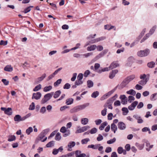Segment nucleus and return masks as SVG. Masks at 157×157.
Here are the masks:
<instances>
[{
	"instance_id": "obj_56",
	"label": "nucleus",
	"mask_w": 157,
	"mask_h": 157,
	"mask_svg": "<svg viewBox=\"0 0 157 157\" xmlns=\"http://www.w3.org/2000/svg\"><path fill=\"white\" fill-rule=\"evenodd\" d=\"M77 75V74L76 73H74L73 74L72 77L71 78V80L72 81H74L75 80Z\"/></svg>"
},
{
	"instance_id": "obj_4",
	"label": "nucleus",
	"mask_w": 157,
	"mask_h": 157,
	"mask_svg": "<svg viewBox=\"0 0 157 157\" xmlns=\"http://www.w3.org/2000/svg\"><path fill=\"white\" fill-rule=\"evenodd\" d=\"M150 50L148 48H146L143 50H140L137 52L138 56L141 57H144L147 56L149 54Z\"/></svg>"
},
{
	"instance_id": "obj_46",
	"label": "nucleus",
	"mask_w": 157,
	"mask_h": 157,
	"mask_svg": "<svg viewBox=\"0 0 157 157\" xmlns=\"http://www.w3.org/2000/svg\"><path fill=\"white\" fill-rule=\"evenodd\" d=\"M134 100L135 98L133 96H128V101L129 103H131Z\"/></svg>"
},
{
	"instance_id": "obj_48",
	"label": "nucleus",
	"mask_w": 157,
	"mask_h": 157,
	"mask_svg": "<svg viewBox=\"0 0 157 157\" xmlns=\"http://www.w3.org/2000/svg\"><path fill=\"white\" fill-rule=\"evenodd\" d=\"M35 105L34 102H32L31 104L30 105L29 108V109L30 110H33L35 109Z\"/></svg>"
},
{
	"instance_id": "obj_6",
	"label": "nucleus",
	"mask_w": 157,
	"mask_h": 157,
	"mask_svg": "<svg viewBox=\"0 0 157 157\" xmlns=\"http://www.w3.org/2000/svg\"><path fill=\"white\" fill-rule=\"evenodd\" d=\"M1 109L2 111H4L6 114L10 116L12 114V109L11 108H6L5 107H1Z\"/></svg>"
},
{
	"instance_id": "obj_13",
	"label": "nucleus",
	"mask_w": 157,
	"mask_h": 157,
	"mask_svg": "<svg viewBox=\"0 0 157 157\" xmlns=\"http://www.w3.org/2000/svg\"><path fill=\"white\" fill-rule=\"evenodd\" d=\"M119 65L118 63H116L114 62H113L109 66V68L110 70L114 68L118 67Z\"/></svg>"
},
{
	"instance_id": "obj_53",
	"label": "nucleus",
	"mask_w": 157,
	"mask_h": 157,
	"mask_svg": "<svg viewBox=\"0 0 157 157\" xmlns=\"http://www.w3.org/2000/svg\"><path fill=\"white\" fill-rule=\"evenodd\" d=\"M70 134V130H67L64 134L63 135V136L64 137H66L69 136Z\"/></svg>"
},
{
	"instance_id": "obj_60",
	"label": "nucleus",
	"mask_w": 157,
	"mask_h": 157,
	"mask_svg": "<svg viewBox=\"0 0 157 157\" xmlns=\"http://www.w3.org/2000/svg\"><path fill=\"white\" fill-rule=\"evenodd\" d=\"M100 67V65L98 63H96L94 64V67L95 71L98 70Z\"/></svg>"
},
{
	"instance_id": "obj_21",
	"label": "nucleus",
	"mask_w": 157,
	"mask_h": 157,
	"mask_svg": "<svg viewBox=\"0 0 157 157\" xmlns=\"http://www.w3.org/2000/svg\"><path fill=\"white\" fill-rule=\"evenodd\" d=\"M81 122L83 125H86L88 122V119L87 118H83L81 120Z\"/></svg>"
},
{
	"instance_id": "obj_27",
	"label": "nucleus",
	"mask_w": 157,
	"mask_h": 157,
	"mask_svg": "<svg viewBox=\"0 0 157 157\" xmlns=\"http://www.w3.org/2000/svg\"><path fill=\"white\" fill-rule=\"evenodd\" d=\"M126 93L128 94H130L132 95H135L136 94V91L132 89H131L126 92Z\"/></svg>"
},
{
	"instance_id": "obj_18",
	"label": "nucleus",
	"mask_w": 157,
	"mask_h": 157,
	"mask_svg": "<svg viewBox=\"0 0 157 157\" xmlns=\"http://www.w3.org/2000/svg\"><path fill=\"white\" fill-rule=\"evenodd\" d=\"M108 123L107 121H105L101 124V125L99 127V129L100 130H102L104 129L105 126L107 125Z\"/></svg>"
},
{
	"instance_id": "obj_10",
	"label": "nucleus",
	"mask_w": 157,
	"mask_h": 157,
	"mask_svg": "<svg viewBox=\"0 0 157 157\" xmlns=\"http://www.w3.org/2000/svg\"><path fill=\"white\" fill-rule=\"evenodd\" d=\"M117 126L118 128L121 130H124L126 128L125 124L122 122H119Z\"/></svg>"
},
{
	"instance_id": "obj_3",
	"label": "nucleus",
	"mask_w": 157,
	"mask_h": 157,
	"mask_svg": "<svg viewBox=\"0 0 157 157\" xmlns=\"http://www.w3.org/2000/svg\"><path fill=\"white\" fill-rule=\"evenodd\" d=\"M53 94L54 92H51L45 95L44 98L41 101V103L44 104L46 103L52 98Z\"/></svg>"
},
{
	"instance_id": "obj_59",
	"label": "nucleus",
	"mask_w": 157,
	"mask_h": 157,
	"mask_svg": "<svg viewBox=\"0 0 157 157\" xmlns=\"http://www.w3.org/2000/svg\"><path fill=\"white\" fill-rule=\"evenodd\" d=\"M107 109L105 108L103 110L101 111V114L103 116H105L106 114Z\"/></svg>"
},
{
	"instance_id": "obj_42",
	"label": "nucleus",
	"mask_w": 157,
	"mask_h": 157,
	"mask_svg": "<svg viewBox=\"0 0 157 157\" xmlns=\"http://www.w3.org/2000/svg\"><path fill=\"white\" fill-rule=\"evenodd\" d=\"M67 129L65 126H63L61 128L60 131L61 132L64 133L67 131Z\"/></svg>"
},
{
	"instance_id": "obj_33",
	"label": "nucleus",
	"mask_w": 157,
	"mask_h": 157,
	"mask_svg": "<svg viewBox=\"0 0 157 157\" xmlns=\"http://www.w3.org/2000/svg\"><path fill=\"white\" fill-rule=\"evenodd\" d=\"M61 138V136L60 135V133L59 132H58L56 133L55 139L57 141L59 140Z\"/></svg>"
},
{
	"instance_id": "obj_2",
	"label": "nucleus",
	"mask_w": 157,
	"mask_h": 157,
	"mask_svg": "<svg viewBox=\"0 0 157 157\" xmlns=\"http://www.w3.org/2000/svg\"><path fill=\"white\" fill-rule=\"evenodd\" d=\"M31 113H29L22 117H21L19 115H16L14 118V121H24L26 119L29 118L31 116Z\"/></svg>"
},
{
	"instance_id": "obj_41",
	"label": "nucleus",
	"mask_w": 157,
	"mask_h": 157,
	"mask_svg": "<svg viewBox=\"0 0 157 157\" xmlns=\"http://www.w3.org/2000/svg\"><path fill=\"white\" fill-rule=\"evenodd\" d=\"M147 82V79H146L145 80H141L138 83L140 85L144 86L146 84Z\"/></svg>"
},
{
	"instance_id": "obj_22",
	"label": "nucleus",
	"mask_w": 157,
	"mask_h": 157,
	"mask_svg": "<svg viewBox=\"0 0 157 157\" xmlns=\"http://www.w3.org/2000/svg\"><path fill=\"white\" fill-rule=\"evenodd\" d=\"M99 92L98 91H95L93 92L91 95V97L92 98H96L99 95Z\"/></svg>"
},
{
	"instance_id": "obj_43",
	"label": "nucleus",
	"mask_w": 157,
	"mask_h": 157,
	"mask_svg": "<svg viewBox=\"0 0 157 157\" xmlns=\"http://www.w3.org/2000/svg\"><path fill=\"white\" fill-rule=\"evenodd\" d=\"M97 132V129L95 128H94L91 129L90 131V133L94 134L96 133Z\"/></svg>"
},
{
	"instance_id": "obj_55",
	"label": "nucleus",
	"mask_w": 157,
	"mask_h": 157,
	"mask_svg": "<svg viewBox=\"0 0 157 157\" xmlns=\"http://www.w3.org/2000/svg\"><path fill=\"white\" fill-rule=\"evenodd\" d=\"M90 128V127L89 126L86 125L82 127V129L83 132H84V131H86L87 130L89 129Z\"/></svg>"
},
{
	"instance_id": "obj_7",
	"label": "nucleus",
	"mask_w": 157,
	"mask_h": 157,
	"mask_svg": "<svg viewBox=\"0 0 157 157\" xmlns=\"http://www.w3.org/2000/svg\"><path fill=\"white\" fill-rule=\"evenodd\" d=\"M129 82L128 80L125 78L121 83L120 84V85L118 87V88L119 89H121L125 87L128 83Z\"/></svg>"
},
{
	"instance_id": "obj_14",
	"label": "nucleus",
	"mask_w": 157,
	"mask_h": 157,
	"mask_svg": "<svg viewBox=\"0 0 157 157\" xmlns=\"http://www.w3.org/2000/svg\"><path fill=\"white\" fill-rule=\"evenodd\" d=\"M111 130L115 133L117 131V126L114 123H112L111 125Z\"/></svg>"
},
{
	"instance_id": "obj_61",
	"label": "nucleus",
	"mask_w": 157,
	"mask_h": 157,
	"mask_svg": "<svg viewBox=\"0 0 157 157\" xmlns=\"http://www.w3.org/2000/svg\"><path fill=\"white\" fill-rule=\"evenodd\" d=\"M96 48H97V50L99 51H101L103 49V48L101 45H98L97 46Z\"/></svg>"
},
{
	"instance_id": "obj_30",
	"label": "nucleus",
	"mask_w": 157,
	"mask_h": 157,
	"mask_svg": "<svg viewBox=\"0 0 157 157\" xmlns=\"http://www.w3.org/2000/svg\"><path fill=\"white\" fill-rule=\"evenodd\" d=\"M33 128L32 127H30L26 130V133L27 135H29L33 132Z\"/></svg>"
},
{
	"instance_id": "obj_12",
	"label": "nucleus",
	"mask_w": 157,
	"mask_h": 157,
	"mask_svg": "<svg viewBox=\"0 0 157 157\" xmlns=\"http://www.w3.org/2000/svg\"><path fill=\"white\" fill-rule=\"evenodd\" d=\"M75 145V143L74 141L70 142L67 145V146L69 148L67 150L69 151H71V149H70L74 147Z\"/></svg>"
},
{
	"instance_id": "obj_5",
	"label": "nucleus",
	"mask_w": 157,
	"mask_h": 157,
	"mask_svg": "<svg viewBox=\"0 0 157 157\" xmlns=\"http://www.w3.org/2000/svg\"><path fill=\"white\" fill-rule=\"evenodd\" d=\"M118 86H116L114 89L104 94L100 98V100L103 101L109 97L117 89Z\"/></svg>"
},
{
	"instance_id": "obj_44",
	"label": "nucleus",
	"mask_w": 157,
	"mask_h": 157,
	"mask_svg": "<svg viewBox=\"0 0 157 157\" xmlns=\"http://www.w3.org/2000/svg\"><path fill=\"white\" fill-rule=\"evenodd\" d=\"M122 110L123 111L125 112V113H126L125 114L124 113H123V115H126L128 113V109L126 107H123L122 109Z\"/></svg>"
},
{
	"instance_id": "obj_37",
	"label": "nucleus",
	"mask_w": 157,
	"mask_h": 157,
	"mask_svg": "<svg viewBox=\"0 0 157 157\" xmlns=\"http://www.w3.org/2000/svg\"><path fill=\"white\" fill-rule=\"evenodd\" d=\"M156 28V26L154 25L151 29L149 31V33H150V35H151L153 33Z\"/></svg>"
},
{
	"instance_id": "obj_17",
	"label": "nucleus",
	"mask_w": 157,
	"mask_h": 157,
	"mask_svg": "<svg viewBox=\"0 0 157 157\" xmlns=\"http://www.w3.org/2000/svg\"><path fill=\"white\" fill-rule=\"evenodd\" d=\"M6 71L10 72L13 71V67L10 65H7L6 66L4 69Z\"/></svg>"
},
{
	"instance_id": "obj_57",
	"label": "nucleus",
	"mask_w": 157,
	"mask_h": 157,
	"mask_svg": "<svg viewBox=\"0 0 157 157\" xmlns=\"http://www.w3.org/2000/svg\"><path fill=\"white\" fill-rule=\"evenodd\" d=\"M2 81L3 82L5 85H8L9 83V81L5 79H2Z\"/></svg>"
},
{
	"instance_id": "obj_39",
	"label": "nucleus",
	"mask_w": 157,
	"mask_h": 157,
	"mask_svg": "<svg viewBox=\"0 0 157 157\" xmlns=\"http://www.w3.org/2000/svg\"><path fill=\"white\" fill-rule=\"evenodd\" d=\"M33 7V6H29L28 7L24 10V12L25 13H26L29 12L31 10V8Z\"/></svg>"
},
{
	"instance_id": "obj_45",
	"label": "nucleus",
	"mask_w": 157,
	"mask_h": 157,
	"mask_svg": "<svg viewBox=\"0 0 157 157\" xmlns=\"http://www.w3.org/2000/svg\"><path fill=\"white\" fill-rule=\"evenodd\" d=\"M123 149L122 147H119L117 148V152L119 154H122L123 151Z\"/></svg>"
},
{
	"instance_id": "obj_26",
	"label": "nucleus",
	"mask_w": 157,
	"mask_h": 157,
	"mask_svg": "<svg viewBox=\"0 0 157 157\" xmlns=\"http://www.w3.org/2000/svg\"><path fill=\"white\" fill-rule=\"evenodd\" d=\"M54 141H50L46 145V147H50L53 146L54 145Z\"/></svg>"
},
{
	"instance_id": "obj_25",
	"label": "nucleus",
	"mask_w": 157,
	"mask_h": 157,
	"mask_svg": "<svg viewBox=\"0 0 157 157\" xmlns=\"http://www.w3.org/2000/svg\"><path fill=\"white\" fill-rule=\"evenodd\" d=\"M114 100L115 99H114V97H112L107 100L106 104H112Z\"/></svg>"
},
{
	"instance_id": "obj_64",
	"label": "nucleus",
	"mask_w": 157,
	"mask_h": 157,
	"mask_svg": "<svg viewBox=\"0 0 157 157\" xmlns=\"http://www.w3.org/2000/svg\"><path fill=\"white\" fill-rule=\"evenodd\" d=\"M144 106V104L142 102L139 103V104L137 106V108L138 109H141Z\"/></svg>"
},
{
	"instance_id": "obj_51",
	"label": "nucleus",
	"mask_w": 157,
	"mask_h": 157,
	"mask_svg": "<svg viewBox=\"0 0 157 157\" xmlns=\"http://www.w3.org/2000/svg\"><path fill=\"white\" fill-rule=\"evenodd\" d=\"M90 71L89 70H86L83 74L84 76L85 77H87L90 74Z\"/></svg>"
},
{
	"instance_id": "obj_11",
	"label": "nucleus",
	"mask_w": 157,
	"mask_h": 157,
	"mask_svg": "<svg viewBox=\"0 0 157 157\" xmlns=\"http://www.w3.org/2000/svg\"><path fill=\"white\" fill-rule=\"evenodd\" d=\"M118 72V70L117 69H115L112 70L109 74V77L110 79L113 78L115 76L116 74Z\"/></svg>"
},
{
	"instance_id": "obj_34",
	"label": "nucleus",
	"mask_w": 157,
	"mask_h": 157,
	"mask_svg": "<svg viewBox=\"0 0 157 157\" xmlns=\"http://www.w3.org/2000/svg\"><path fill=\"white\" fill-rule=\"evenodd\" d=\"M41 88V85L40 84H39L38 85L36 86L33 89L34 91H36Z\"/></svg>"
},
{
	"instance_id": "obj_20",
	"label": "nucleus",
	"mask_w": 157,
	"mask_h": 157,
	"mask_svg": "<svg viewBox=\"0 0 157 157\" xmlns=\"http://www.w3.org/2000/svg\"><path fill=\"white\" fill-rule=\"evenodd\" d=\"M150 99L151 101H155L157 99V93L152 94L150 97Z\"/></svg>"
},
{
	"instance_id": "obj_24",
	"label": "nucleus",
	"mask_w": 157,
	"mask_h": 157,
	"mask_svg": "<svg viewBox=\"0 0 157 157\" xmlns=\"http://www.w3.org/2000/svg\"><path fill=\"white\" fill-rule=\"evenodd\" d=\"M87 87L89 88H90L93 86L94 83L91 80H88L87 82Z\"/></svg>"
},
{
	"instance_id": "obj_58",
	"label": "nucleus",
	"mask_w": 157,
	"mask_h": 157,
	"mask_svg": "<svg viewBox=\"0 0 157 157\" xmlns=\"http://www.w3.org/2000/svg\"><path fill=\"white\" fill-rule=\"evenodd\" d=\"M125 150L127 151H130L131 149L130 146L129 144H127L125 146Z\"/></svg>"
},
{
	"instance_id": "obj_19",
	"label": "nucleus",
	"mask_w": 157,
	"mask_h": 157,
	"mask_svg": "<svg viewBox=\"0 0 157 157\" xmlns=\"http://www.w3.org/2000/svg\"><path fill=\"white\" fill-rule=\"evenodd\" d=\"M61 91L60 90H58L56 91L55 93H54L53 97L55 98H58L61 94Z\"/></svg>"
},
{
	"instance_id": "obj_23",
	"label": "nucleus",
	"mask_w": 157,
	"mask_h": 157,
	"mask_svg": "<svg viewBox=\"0 0 157 157\" xmlns=\"http://www.w3.org/2000/svg\"><path fill=\"white\" fill-rule=\"evenodd\" d=\"M74 99L72 98H69L66 100V103L67 105H70L72 104L73 102Z\"/></svg>"
},
{
	"instance_id": "obj_1",
	"label": "nucleus",
	"mask_w": 157,
	"mask_h": 157,
	"mask_svg": "<svg viewBox=\"0 0 157 157\" xmlns=\"http://www.w3.org/2000/svg\"><path fill=\"white\" fill-rule=\"evenodd\" d=\"M89 105V103H87L82 105L77 106L71 109L70 112L72 113L77 112L85 109L86 107L88 106Z\"/></svg>"
},
{
	"instance_id": "obj_38",
	"label": "nucleus",
	"mask_w": 157,
	"mask_h": 157,
	"mask_svg": "<svg viewBox=\"0 0 157 157\" xmlns=\"http://www.w3.org/2000/svg\"><path fill=\"white\" fill-rule=\"evenodd\" d=\"M90 139L88 138L83 139L81 140V143L82 144H86L87 142L90 141Z\"/></svg>"
},
{
	"instance_id": "obj_32",
	"label": "nucleus",
	"mask_w": 157,
	"mask_h": 157,
	"mask_svg": "<svg viewBox=\"0 0 157 157\" xmlns=\"http://www.w3.org/2000/svg\"><path fill=\"white\" fill-rule=\"evenodd\" d=\"M135 76L134 75H132L128 77L127 78H126L129 82L132 80H133L135 78Z\"/></svg>"
},
{
	"instance_id": "obj_28",
	"label": "nucleus",
	"mask_w": 157,
	"mask_h": 157,
	"mask_svg": "<svg viewBox=\"0 0 157 157\" xmlns=\"http://www.w3.org/2000/svg\"><path fill=\"white\" fill-rule=\"evenodd\" d=\"M52 88V87L51 86H46L43 89L44 92H47L50 90Z\"/></svg>"
},
{
	"instance_id": "obj_50",
	"label": "nucleus",
	"mask_w": 157,
	"mask_h": 157,
	"mask_svg": "<svg viewBox=\"0 0 157 157\" xmlns=\"http://www.w3.org/2000/svg\"><path fill=\"white\" fill-rule=\"evenodd\" d=\"M83 77V74L80 73L78 74L77 76V79L78 80H82Z\"/></svg>"
},
{
	"instance_id": "obj_47",
	"label": "nucleus",
	"mask_w": 157,
	"mask_h": 157,
	"mask_svg": "<svg viewBox=\"0 0 157 157\" xmlns=\"http://www.w3.org/2000/svg\"><path fill=\"white\" fill-rule=\"evenodd\" d=\"M137 145H136V146H137V147H138V148L140 150H141L144 148V144H136Z\"/></svg>"
},
{
	"instance_id": "obj_62",
	"label": "nucleus",
	"mask_w": 157,
	"mask_h": 157,
	"mask_svg": "<svg viewBox=\"0 0 157 157\" xmlns=\"http://www.w3.org/2000/svg\"><path fill=\"white\" fill-rule=\"evenodd\" d=\"M121 103L120 101L117 100L115 101L114 105L115 106H119L121 105Z\"/></svg>"
},
{
	"instance_id": "obj_31",
	"label": "nucleus",
	"mask_w": 157,
	"mask_h": 157,
	"mask_svg": "<svg viewBox=\"0 0 157 157\" xmlns=\"http://www.w3.org/2000/svg\"><path fill=\"white\" fill-rule=\"evenodd\" d=\"M61 79H59L57 80L54 83V86L55 87H56L58 86L59 84H60L62 81Z\"/></svg>"
},
{
	"instance_id": "obj_54",
	"label": "nucleus",
	"mask_w": 157,
	"mask_h": 157,
	"mask_svg": "<svg viewBox=\"0 0 157 157\" xmlns=\"http://www.w3.org/2000/svg\"><path fill=\"white\" fill-rule=\"evenodd\" d=\"M83 83V82L81 80H76L75 82V84L77 85V86H79L82 84Z\"/></svg>"
},
{
	"instance_id": "obj_29",
	"label": "nucleus",
	"mask_w": 157,
	"mask_h": 157,
	"mask_svg": "<svg viewBox=\"0 0 157 157\" xmlns=\"http://www.w3.org/2000/svg\"><path fill=\"white\" fill-rule=\"evenodd\" d=\"M15 139L16 137L14 135H10L9 136L8 141L9 142H11L15 140Z\"/></svg>"
},
{
	"instance_id": "obj_15",
	"label": "nucleus",
	"mask_w": 157,
	"mask_h": 157,
	"mask_svg": "<svg viewBox=\"0 0 157 157\" xmlns=\"http://www.w3.org/2000/svg\"><path fill=\"white\" fill-rule=\"evenodd\" d=\"M97 46L95 45H92L88 47L87 48L88 51H91L95 49Z\"/></svg>"
},
{
	"instance_id": "obj_49",
	"label": "nucleus",
	"mask_w": 157,
	"mask_h": 157,
	"mask_svg": "<svg viewBox=\"0 0 157 157\" xmlns=\"http://www.w3.org/2000/svg\"><path fill=\"white\" fill-rule=\"evenodd\" d=\"M71 87V85L68 83H66L63 86V88L64 89H68Z\"/></svg>"
},
{
	"instance_id": "obj_63",
	"label": "nucleus",
	"mask_w": 157,
	"mask_h": 157,
	"mask_svg": "<svg viewBox=\"0 0 157 157\" xmlns=\"http://www.w3.org/2000/svg\"><path fill=\"white\" fill-rule=\"evenodd\" d=\"M113 116V114L112 113H110L108 114L107 117L108 119L109 120H111L112 119Z\"/></svg>"
},
{
	"instance_id": "obj_40",
	"label": "nucleus",
	"mask_w": 157,
	"mask_h": 157,
	"mask_svg": "<svg viewBox=\"0 0 157 157\" xmlns=\"http://www.w3.org/2000/svg\"><path fill=\"white\" fill-rule=\"evenodd\" d=\"M103 54L101 52L97 56L94 58V59L95 60H97L99 58L102 57L104 56Z\"/></svg>"
},
{
	"instance_id": "obj_52",
	"label": "nucleus",
	"mask_w": 157,
	"mask_h": 157,
	"mask_svg": "<svg viewBox=\"0 0 157 157\" xmlns=\"http://www.w3.org/2000/svg\"><path fill=\"white\" fill-rule=\"evenodd\" d=\"M103 136L100 134H99L98 135V137L97 138V141H101L103 140Z\"/></svg>"
},
{
	"instance_id": "obj_9",
	"label": "nucleus",
	"mask_w": 157,
	"mask_h": 157,
	"mask_svg": "<svg viewBox=\"0 0 157 157\" xmlns=\"http://www.w3.org/2000/svg\"><path fill=\"white\" fill-rule=\"evenodd\" d=\"M81 151L77 150L74 153L76 157H85L86 154L85 153H82Z\"/></svg>"
},
{
	"instance_id": "obj_16",
	"label": "nucleus",
	"mask_w": 157,
	"mask_h": 157,
	"mask_svg": "<svg viewBox=\"0 0 157 157\" xmlns=\"http://www.w3.org/2000/svg\"><path fill=\"white\" fill-rule=\"evenodd\" d=\"M46 76V74L45 73L43 74L42 76L39 77L37 78V80L36 81V82L37 83H40L45 78Z\"/></svg>"
},
{
	"instance_id": "obj_8",
	"label": "nucleus",
	"mask_w": 157,
	"mask_h": 157,
	"mask_svg": "<svg viewBox=\"0 0 157 157\" xmlns=\"http://www.w3.org/2000/svg\"><path fill=\"white\" fill-rule=\"evenodd\" d=\"M41 97V94L40 92H37L36 93H33V94L32 99H35L38 100L40 99Z\"/></svg>"
},
{
	"instance_id": "obj_35",
	"label": "nucleus",
	"mask_w": 157,
	"mask_h": 157,
	"mask_svg": "<svg viewBox=\"0 0 157 157\" xmlns=\"http://www.w3.org/2000/svg\"><path fill=\"white\" fill-rule=\"evenodd\" d=\"M155 63L151 61L148 63L147 65L149 68H153L155 67Z\"/></svg>"
},
{
	"instance_id": "obj_36",
	"label": "nucleus",
	"mask_w": 157,
	"mask_h": 157,
	"mask_svg": "<svg viewBox=\"0 0 157 157\" xmlns=\"http://www.w3.org/2000/svg\"><path fill=\"white\" fill-rule=\"evenodd\" d=\"M116 141V139L115 137H114L113 139H110L108 140L107 143L108 144H111L114 143Z\"/></svg>"
}]
</instances>
